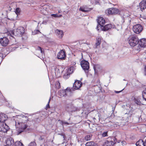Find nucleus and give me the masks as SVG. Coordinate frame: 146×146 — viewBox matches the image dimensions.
Returning <instances> with one entry per match:
<instances>
[{"mask_svg": "<svg viewBox=\"0 0 146 146\" xmlns=\"http://www.w3.org/2000/svg\"><path fill=\"white\" fill-rule=\"evenodd\" d=\"M25 118L27 119V117H22V118L20 119L19 121L16 120L15 121L16 127L19 132V134L21 132H23L24 130L27 127L26 123L25 121L24 122V120L23 119Z\"/></svg>", "mask_w": 146, "mask_h": 146, "instance_id": "1", "label": "nucleus"}, {"mask_svg": "<svg viewBox=\"0 0 146 146\" xmlns=\"http://www.w3.org/2000/svg\"><path fill=\"white\" fill-rule=\"evenodd\" d=\"M25 29L23 27H19L17 29L13 30L11 31V35L15 36H22L23 40H26L27 39L28 37L26 35L24 34Z\"/></svg>", "mask_w": 146, "mask_h": 146, "instance_id": "2", "label": "nucleus"}, {"mask_svg": "<svg viewBox=\"0 0 146 146\" xmlns=\"http://www.w3.org/2000/svg\"><path fill=\"white\" fill-rule=\"evenodd\" d=\"M127 40L130 45L134 47L138 44L139 40L138 37L135 36L131 35L128 38Z\"/></svg>", "mask_w": 146, "mask_h": 146, "instance_id": "3", "label": "nucleus"}, {"mask_svg": "<svg viewBox=\"0 0 146 146\" xmlns=\"http://www.w3.org/2000/svg\"><path fill=\"white\" fill-rule=\"evenodd\" d=\"M80 64L83 69L86 73H87L89 68V63L87 61L84 60L81 61Z\"/></svg>", "mask_w": 146, "mask_h": 146, "instance_id": "4", "label": "nucleus"}, {"mask_svg": "<svg viewBox=\"0 0 146 146\" xmlns=\"http://www.w3.org/2000/svg\"><path fill=\"white\" fill-rule=\"evenodd\" d=\"M142 30V27L140 24H137L134 25L133 27V31L137 34H139L140 33Z\"/></svg>", "mask_w": 146, "mask_h": 146, "instance_id": "5", "label": "nucleus"}, {"mask_svg": "<svg viewBox=\"0 0 146 146\" xmlns=\"http://www.w3.org/2000/svg\"><path fill=\"white\" fill-rule=\"evenodd\" d=\"M9 129L8 126L5 123L0 121V131L5 132Z\"/></svg>", "mask_w": 146, "mask_h": 146, "instance_id": "6", "label": "nucleus"}, {"mask_svg": "<svg viewBox=\"0 0 146 146\" xmlns=\"http://www.w3.org/2000/svg\"><path fill=\"white\" fill-rule=\"evenodd\" d=\"M112 139L113 141L111 140L108 141V140H106L103 146H112L115 143V140L117 141V140L115 137H113Z\"/></svg>", "mask_w": 146, "mask_h": 146, "instance_id": "7", "label": "nucleus"}, {"mask_svg": "<svg viewBox=\"0 0 146 146\" xmlns=\"http://www.w3.org/2000/svg\"><path fill=\"white\" fill-rule=\"evenodd\" d=\"M9 41V40L6 37H4L0 38V44L3 46H7Z\"/></svg>", "mask_w": 146, "mask_h": 146, "instance_id": "8", "label": "nucleus"}, {"mask_svg": "<svg viewBox=\"0 0 146 146\" xmlns=\"http://www.w3.org/2000/svg\"><path fill=\"white\" fill-rule=\"evenodd\" d=\"M70 91V88H67L65 90H60L58 92V95L60 97L65 96L66 95L68 92Z\"/></svg>", "mask_w": 146, "mask_h": 146, "instance_id": "9", "label": "nucleus"}, {"mask_svg": "<svg viewBox=\"0 0 146 146\" xmlns=\"http://www.w3.org/2000/svg\"><path fill=\"white\" fill-rule=\"evenodd\" d=\"M138 43V47H139V49L141 48L145 47L146 46V39L142 38L139 41Z\"/></svg>", "mask_w": 146, "mask_h": 146, "instance_id": "10", "label": "nucleus"}, {"mask_svg": "<svg viewBox=\"0 0 146 146\" xmlns=\"http://www.w3.org/2000/svg\"><path fill=\"white\" fill-rule=\"evenodd\" d=\"M62 69V67L61 66H57L54 68L55 73L56 76L57 77H59L60 76L61 72H62V70H60Z\"/></svg>", "mask_w": 146, "mask_h": 146, "instance_id": "11", "label": "nucleus"}, {"mask_svg": "<svg viewBox=\"0 0 146 146\" xmlns=\"http://www.w3.org/2000/svg\"><path fill=\"white\" fill-rule=\"evenodd\" d=\"M57 57L58 59H64L66 57L65 52L63 50H61L58 53Z\"/></svg>", "mask_w": 146, "mask_h": 146, "instance_id": "12", "label": "nucleus"}, {"mask_svg": "<svg viewBox=\"0 0 146 146\" xmlns=\"http://www.w3.org/2000/svg\"><path fill=\"white\" fill-rule=\"evenodd\" d=\"M82 82L79 80H76L75 81L73 86L74 88L77 90L81 86Z\"/></svg>", "mask_w": 146, "mask_h": 146, "instance_id": "13", "label": "nucleus"}, {"mask_svg": "<svg viewBox=\"0 0 146 146\" xmlns=\"http://www.w3.org/2000/svg\"><path fill=\"white\" fill-rule=\"evenodd\" d=\"M97 22L99 24L98 26L99 27H100L103 26L105 23L104 19L103 17H99L98 18L97 20Z\"/></svg>", "mask_w": 146, "mask_h": 146, "instance_id": "14", "label": "nucleus"}, {"mask_svg": "<svg viewBox=\"0 0 146 146\" xmlns=\"http://www.w3.org/2000/svg\"><path fill=\"white\" fill-rule=\"evenodd\" d=\"M112 28H113V26L111 24H108L104 26V25L102 26L101 27V29L104 31H107Z\"/></svg>", "mask_w": 146, "mask_h": 146, "instance_id": "15", "label": "nucleus"}, {"mask_svg": "<svg viewBox=\"0 0 146 146\" xmlns=\"http://www.w3.org/2000/svg\"><path fill=\"white\" fill-rule=\"evenodd\" d=\"M107 11L109 14H114L118 12L117 9L113 8H109Z\"/></svg>", "mask_w": 146, "mask_h": 146, "instance_id": "16", "label": "nucleus"}, {"mask_svg": "<svg viewBox=\"0 0 146 146\" xmlns=\"http://www.w3.org/2000/svg\"><path fill=\"white\" fill-rule=\"evenodd\" d=\"M55 33L56 36L59 38H62L64 35L63 32L61 30L56 29L55 31Z\"/></svg>", "mask_w": 146, "mask_h": 146, "instance_id": "17", "label": "nucleus"}, {"mask_svg": "<svg viewBox=\"0 0 146 146\" xmlns=\"http://www.w3.org/2000/svg\"><path fill=\"white\" fill-rule=\"evenodd\" d=\"M7 116L6 114L1 113L0 114V121L4 122L7 119Z\"/></svg>", "mask_w": 146, "mask_h": 146, "instance_id": "18", "label": "nucleus"}, {"mask_svg": "<svg viewBox=\"0 0 146 146\" xmlns=\"http://www.w3.org/2000/svg\"><path fill=\"white\" fill-rule=\"evenodd\" d=\"M101 37L98 36L96 38V42L94 46L95 48H97L98 46L100 45L101 43Z\"/></svg>", "mask_w": 146, "mask_h": 146, "instance_id": "19", "label": "nucleus"}, {"mask_svg": "<svg viewBox=\"0 0 146 146\" xmlns=\"http://www.w3.org/2000/svg\"><path fill=\"white\" fill-rule=\"evenodd\" d=\"M6 143L7 145L10 146L13 145L14 141L13 139L11 137L8 138L7 140Z\"/></svg>", "mask_w": 146, "mask_h": 146, "instance_id": "20", "label": "nucleus"}, {"mask_svg": "<svg viewBox=\"0 0 146 146\" xmlns=\"http://www.w3.org/2000/svg\"><path fill=\"white\" fill-rule=\"evenodd\" d=\"M141 10L143 11L145 9H146V1H142L139 4Z\"/></svg>", "mask_w": 146, "mask_h": 146, "instance_id": "21", "label": "nucleus"}, {"mask_svg": "<svg viewBox=\"0 0 146 146\" xmlns=\"http://www.w3.org/2000/svg\"><path fill=\"white\" fill-rule=\"evenodd\" d=\"M92 9L88 8L87 6L84 7H80L79 9V10L84 12H88Z\"/></svg>", "mask_w": 146, "mask_h": 146, "instance_id": "22", "label": "nucleus"}, {"mask_svg": "<svg viewBox=\"0 0 146 146\" xmlns=\"http://www.w3.org/2000/svg\"><path fill=\"white\" fill-rule=\"evenodd\" d=\"M136 145L137 146H145L144 141L142 139H140L136 142Z\"/></svg>", "mask_w": 146, "mask_h": 146, "instance_id": "23", "label": "nucleus"}, {"mask_svg": "<svg viewBox=\"0 0 146 146\" xmlns=\"http://www.w3.org/2000/svg\"><path fill=\"white\" fill-rule=\"evenodd\" d=\"M86 146H98L97 145L93 142H88L86 145Z\"/></svg>", "mask_w": 146, "mask_h": 146, "instance_id": "24", "label": "nucleus"}, {"mask_svg": "<svg viewBox=\"0 0 146 146\" xmlns=\"http://www.w3.org/2000/svg\"><path fill=\"white\" fill-rule=\"evenodd\" d=\"M135 102L137 105H141V103L140 101V98L139 97H137L135 99Z\"/></svg>", "mask_w": 146, "mask_h": 146, "instance_id": "25", "label": "nucleus"}, {"mask_svg": "<svg viewBox=\"0 0 146 146\" xmlns=\"http://www.w3.org/2000/svg\"><path fill=\"white\" fill-rule=\"evenodd\" d=\"M92 135H86L85 137V139L86 141H88L90 140L92 138Z\"/></svg>", "mask_w": 146, "mask_h": 146, "instance_id": "26", "label": "nucleus"}, {"mask_svg": "<svg viewBox=\"0 0 146 146\" xmlns=\"http://www.w3.org/2000/svg\"><path fill=\"white\" fill-rule=\"evenodd\" d=\"M98 84H97L95 86V87H98V89L100 90L101 89V85L100 84V82L99 81H98Z\"/></svg>", "mask_w": 146, "mask_h": 146, "instance_id": "27", "label": "nucleus"}, {"mask_svg": "<svg viewBox=\"0 0 146 146\" xmlns=\"http://www.w3.org/2000/svg\"><path fill=\"white\" fill-rule=\"evenodd\" d=\"M143 97L144 99L146 101V89L144 90L142 93Z\"/></svg>", "mask_w": 146, "mask_h": 146, "instance_id": "28", "label": "nucleus"}, {"mask_svg": "<svg viewBox=\"0 0 146 146\" xmlns=\"http://www.w3.org/2000/svg\"><path fill=\"white\" fill-rule=\"evenodd\" d=\"M21 11V9L19 8H17L16 9L15 11V13L17 16L20 13Z\"/></svg>", "mask_w": 146, "mask_h": 146, "instance_id": "29", "label": "nucleus"}, {"mask_svg": "<svg viewBox=\"0 0 146 146\" xmlns=\"http://www.w3.org/2000/svg\"><path fill=\"white\" fill-rule=\"evenodd\" d=\"M55 87L56 88L58 89L60 88V84L59 82H56L55 83Z\"/></svg>", "mask_w": 146, "mask_h": 146, "instance_id": "30", "label": "nucleus"}, {"mask_svg": "<svg viewBox=\"0 0 146 146\" xmlns=\"http://www.w3.org/2000/svg\"><path fill=\"white\" fill-rule=\"evenodd\" d=\"M16 146H24L23 144L20 141H17L15 143Z\"/></svg>", "mask_w": 146, "mask_h": 146, "instance_id": "31", "label": "nucleus"}, {"mask_svg": "<svg viewBox=\"0 0 146 146\" xmlns=\"http://www.w3.org/2000/svg\"><path fill=\"white\" fill-rule=\"evenodd\" d=\"M51 16L52 17H61L62 16V15H58L57 14H52L51 15Z\"/></svg>", "mask_w": 146, "mask_h": 146, "instance_id": "32", "label": "nucleus"}, {"mask_svg": "<svg viewBox=\"0 0 146 146\" xmlns=\"http://www.w3.org/2000/svg\"><path fill=\"white\" fill-rule=\"evenodd\" d=\"M76 110H72L70 109H69L67 110V111L71 115L72 114L71 113L73 112V111H75Z\"/></svg>", "mask_w": 146, "mask_h": 146, "instance_id": "33", "label": "nucleus"}, {"mask_svg": "<svg viewBox=\"0 0 146 146\" xmlns=\"http://www.w3.org/2000/svg\"><path fill=\"white\" fill-rule=\"evenodd\" d=\"M118 31L122 29V27L121 25H117L116 27Z\"/></svg>", "mask_w": 146, "mask_h": 146, "instance_id": "34", "label": "nucleus"}, {"mask_svg": "<svg viewBox=\"0 0 146 146\" xmlns=\"http://www.w3.org/2000/svg\"><path fill=\"white\" fill-rule=\"evenodd\" d=\"M36 144L35 142H31L28 145V146H36Z\"/></svg>", "mask_w": 146, "mask_h": 146, "instance_id": "35", "label": "nucleus"}, {"mask_svg": "<svg viewBox=\"0 0 146 146\" xmlns=\"http://www.w3.org/2000/svg\"><path fill=\"white\" fill-rule=\"evenodd\" d=\"M50 98L49 100H48V104L46 105V108H45V109L46 110H47L49 108V104L50 103Z\"/></svg>", "mask_w": 146, "mask_h": 146, "instance_id": "36", "label": "nucleus"}, {"mask_svg": "<svg viewBox=\"0 0 146 146\" xmlns=\"http://www.w3.org/2000/svg\"><path fill=\"white\" fill-rule=\"evenodd\" d=\"M69 76V74L68 73H66L64 75V78L65 79H67L68 78Z\"/></svg>", "mask_w": 146, "mask_h": 146, "instance_id": "37", "label": "nucleus"}, {"mask_svg": "<svg viewBox=\"0 0 146 146\" xmlns=\"http://www.w3.org/2000/svg\"><path fill=\"white\" fill-rule=\"evenodd\" d=\"M102 135L104 137L107 136V132H105L103 133Z\"/></svg>", "mask_w": 146, "mask_h": 146, "instance_id": "38", "label": "nucleus"}, {"mask_svg": "<svg viewBox=\"0 0 146 146\" xmlns=\"http://www.w3.org/2000/svg\"><path fill=\"white\" fill-rule=\"evenodd\" d=\"M120 142H121V143H122V144H125V145L126 144V142L125 141H124L120 140V141H119L118 142V143H119Z\"/></svg>", "mask_w": 146, "mask_h": 146, "instance_id": "39", "label": "nucleus"}, {"mask_svg": "<svg viewBox=\"0 0 146 146\" xmlns=\"http://www.w3.org/2000/svg\"><path fill=\"white\" fill-rule=\"evenodd\" d=\"M38 49L40 51V52L42 53V50L41 49V48L40 47H38Z\"/></svg>", "mask_w": 146, "mask_h": 146, "instance_id": "40", "label": "nucleus"}, {"mask_svg": "<svg viewBox=\"0 0 146 146\" xmlns=\"http://www.w3.org/2000/svg\"><path fill=\"white\" fill-rule=\"evenodd\" d=\"M124 90V89H123L122 90L120 91H115V92L116 93H117V94H118V93H119L120 92H121L122 91H123V90Z\"/></svg>", "mask_w": 146, "mask_h": 146, "instance_id": "41", "label": "nucleus"}, {"mask_svg": "<svg viewBox=\"0 0 146 146\" xmlns=\"http://www.w3.org/2000/svg\"><path fill=\"white\" fill-rule=\"evenodd\" d=\"M47 23V22L46 21H44L42 23L44 25H46Z\"/></svg>", "mask_w": 146, "mask_h": 146, "instance_id": "42", "label": "nucleus"}, {"mask_svg": "<svg viewBox=\"0 0 146 146\" xmlns=\"http://www.w3.org/2000/svg\"><path fill=\"white\" fill-rule=\"evenodd\" d=\"M62 123L63 124H67V125H69V123H68L67 122H65V121L63 122H62Z\"/></svg>", "mask_w": 146, "mask_h": 146, "instance_id": "43", "label": "nucleus"}, {"mask_svg": "<svg viewBox=\"0 0 146 146\" xmlns=\"http://www.w3.org/2000/svg\"><path fill=\"white\" fill-rule=\"evenodd\" d=\"M35 32H36V33H38L40 32L39 31L37 30L36 31H35Z\"/></svg>", "mask_w": 146, "mask_h": 146, "instance_id": "44", "label": "nucleus"}, {"mask_svg": "<svg viewBox=\"0 0 146 146\" xmlns=\"http://www.w3.org/2000/svg\"><path fill=\"white\" fill-rule=\"evenodd\" d=\"M144 145L145 146H146V139L144 141Z\"/></svg>", "mask_w": 146, "mask_h": 146, "instance_id": "45", "label": "nucleus"}, {"mask_svg": "<svg viewBox=\"0 0 146 146\" xmlns=\"http://www.w3.org/2000/svg\"><path fill=\"white\" fill-rule=\"evenodd\" d=\"M145 72H146L145 75L146 76V66L145 67Z\"/></svg>", "mask_w": 146, "mask_h": 146, "instance_id": "46", "label": "nucleus"}, {"mask_svg": "<svg viewBox=\"0 0 146 146\" xmlns=\"http://www.w3.org/2000/svg\"><path fill=\"white\" fill-rule=\"evenodd\" d=\"M61 12V11L60 10L58 11V13H60Z\"/></svg>", "mask_w": 146, "mask_h": 146, "instance_id": "47", "label": "nucleus"}, {"mask_svg": "<svg viewBox=\"0 0 146 146\" xmlns=\"http://www.w3.org/2000/svg\"><path fill=\"white\" fill-rule=\"evenodd\" d=\"M24 118L23 119H24ZM24 120V119H23ZM27 121V120H24L23 121H24H24ZM26 122H25V123Z\"/></svg>", "mask_w": 146, "mask_h": 146, "instance_id": "48", "label": "nucleus"}, {"mask_svg": "<svg viewBox=\"0 0 146 146\" xmlns=\"http://www.w3.org/2000/svg\"><path fill=\"white\" fill-rule=\"evenodd\" d=\"M96 66H96L95 67V68H96Z\"/></svg>", "mask_w": 146, "mask_h": 146, "instance_id": "49", "label": "nucleus"}]
</instances>
